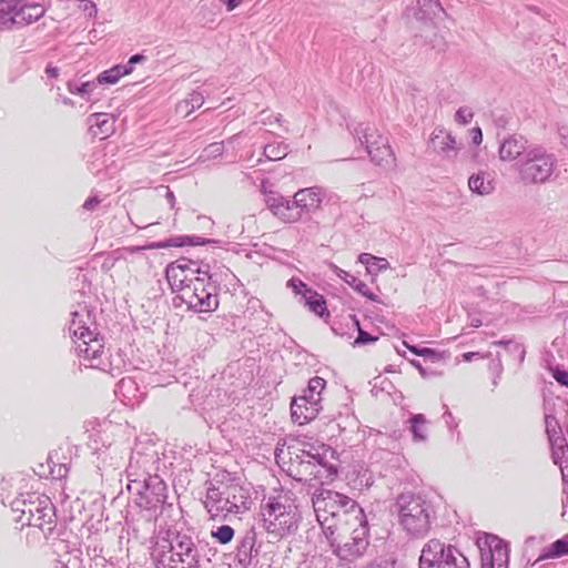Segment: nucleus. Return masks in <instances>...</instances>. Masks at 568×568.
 <instances>
[{"instance_id": "obj_1", "label": "nucleus", "mask_w": 568, "mask_h": 568, "mask_svg": "<svg viewBox=\"0 0 568 568\" xmlns=\"http://www.w3.org/2000/svg\"><path fill=\"white\" fill-rule=\"evenodd\" d=\"M262 526L275 539L293 535L301 515L293 491L281 489L264 497L261 504Z\"/></svg>"}, {"instance_id": "obj_2", "label": "nucleus", "mask_w": 568, "mask_h": 568, "mask_svg": "<svg viewBox=\"0 0 568 568\" xmlns=\"http://www.w3.org/2000/svg\"><path fill=\"white\" fill-rule=\"evenodd\" d=\"M314 511L325 536H332L341 524L362 518L364 510L352 498L331 489H321L312 497Z\"/></svg>"}, {"instance_id": "obj_3", "label": "nucleus", "mask_w": 568, "mask_h": 568, "mask_svg": "<svg viewBox=\"0 0 568 568\" xmlns=\"http://www.w3.org/2000/svg\"><path fill=\"white\" fill-rule=\"evenodd\" d=\"M156 568H200V554L195 538L187 532H172L158 542L153 550Z\"/></svg>"}, {"instance_id": "obj_4", "label": "nucleus", "mask_w": 568, "mask_h": 568, "mask_svg": "<svg viewBox=\"0 0 568 568\" xmlns=\"http://www.w3.org/2000/svg\"><path fill=\"white\" fill-rule=\"evenodd\" d=\"M394 508L407 535L423 538L428 534L435 510L424 496L412 491L402 493L396 497Z\"/></svg>"}, {"instance_id": "obj_5", "label": "nucleus", "mask_w": 568, "mask_h": 568, "mask_svg": "<svg viewBox=\"0 0 568 568\" xmlns=\"http://www.w3.org/2000/svg\"><path fill=\"white\" fill-rule=\"evenodd\" d=\"M87 320H90V312L87 307L71 313L69 331L73 336L75 352L79 357L88 362V366L105 371L103 362L104 345L99 333L91 331L87 326Z\"/></svg>"}, {"instance_id": "obj_6", "label": "nucleus", "mask_w": 568, "mask_h": 568, "mask_svg": "<svg viewBox=\"0 0 568 568\" xmlns=\"http://www.w3.org/2000/svg\"><path fill=\"white\" fill-rule=\"evenodd\" d=\"M11 507L14 513H20L16 520L22 526L39 528L45 538L52 535L55 528V509L48 496L28 494L26 498L12 501Z\"/></svg>"}, {"instance_id": "obj_7", "label": "nucleus", "mask_w": 568, "mask_h": 568, "mask_svg": "<svg viewBox=\"0 0 568 568\" xmlns=\"http://www.w3.org/2000/svg\"><path fill=\"white\" fill-rule=\"evenodd\" d=\"M332 536H326L334 554L342 560L352 561L361 557L368 547V527L365 515L341 524Z\"/></svg>"}, {"instance_id": "obj_8", "label": "nucleus", "mask_w": 568, "mask_h": 568, "mask_svg": "<svg viewBox=\"0 0 568 568\" xmlns=\"http://www.w3.org/2000/svg\"><path fill=\"white\" fill-rule=\"evenodd\" d=\"M556 168V155L539 144H531L525 156L516 163L518 181L524 185H540L550 182Z\"/></svg>"}, {"instance_id": "obj_9", "label": "nucleus", "mask_w": 568, "mask_h": 568, "mask_svg": "<svg viewBox=\"0 0 568 568\" xmlns=\"http://www.w3.org/2000/svg\"><path fill=\"white\" fill-rule=\"evenodd\" d=\"M178 297L190 310L197 313L213 312L219 306L216 286L211 282L210 271L204 277H194Z\"/></svg>"}, {"instance_id": "obj_10", "label": "nucleus", "mask_w": 568, "mask_h": 568, "mask_svg": "<svg viewBox=\"0 0 568 568\" xmlns=\"http://www.w3.org/2000/svg\"><path fill=\"white\" fill-rule=\"evenodd\" d=\"M353 134L362 145H365L366 152L376 165L390 168L395 164V156L388 144V139L373 125L359 123L353 129Z\"/></svg>"}, {"instance_id": "obj_11", "label": "nucleus", "mask_w": 568, "mask_h": 568, "mask_svg": "<svg viewBox=\"0 0 568 568\" xmlns=\"http://www.w3.org/2000/svg\"><path fill=\"white\" fill-rule=\"evenodd\" d=\"M128 489L136 494L140 508L156 514L166 501V485L158 475H149L143 481L132 480Z\"/></svg>"}, {"instance_id": "obj_12", "label": "nucleus", "mask_w": 568, "mask_h": 568, "mask_svg": "<svg viewBox=\"0 0 568 568\" xmlns=\"http://www.w3.org/2000/svg\"><path fill=\"white\" fill-rule=\"evenodd\" d=\"M429 148L446 159H454L460 150L462 143L457 142L450 132L443 128H436L430 135Z\"/></svg>"}, {"instance_id": "obj_13", "label": "nucleus", "mask_w": 568, "mask_h": 568, "mask_svg": "<svg viewBox=\"0 0 568 568\" xmlns=\"http://www.w3.org/2000/svg\"><path fill=\"white\" fill-rule=\"evenodd\" d=\"M325 196L326 191L321 186L301 189L293 196L294 205L301 211L302 216L303 213H313L317 211Z\"/></svg>"}, {"instance_id": "obj_14", "label": "nucleus", "mask_w": 568, "mask_h": 568, "mask_svg": "<svg viewBox=\"0 0 568 568\" xmlns=\"http://www.w3.org/2000/svg\"><path fill=\"white\" fill-rule=\"evenodd\" d=\"M225 486L224 484L216 486L210 483L206 488L204 507L212 517L229 514V499L225 496Z\"/></svg>"}, {"instance_id": "obj_15", "label": "nucleus", "mask_w": 568, "mask_h": 568, "mask_svg": "<svg viewBox=\"0 0 568 568\" xmlns=\"http://www.w3.org/2000/svg\"><path fill=\"white\" fill-rule=\"evenodd\" d=\"M448 549H456L455 546L445 545L438 539L429 540L422 550L419 558V568H436V566L443 562L446 558Z\"/></svg>"}, {"instance_id": "obj_16", "label": "nucleus", "mask_w": 568, "mask_h": 568, "mask_svg": "<svg viewBox=\"0 0 568 568\" xmlns=\"http://www.w3.org/2000/svg\"><path fill=\"white\" fill-rule=\"evenodd\" d=\"M530 146L524 135L509 134L500 142L499 159L501 161H515L520 155L521 158L525 156Z\"/></svg>"}, {"instance_id": "obj_17", "label": "nucleus", "mask_w": 568, "mask_h": 568, "mask_svg": "<svg viewBox=\"0 0 568 568\" xmlns=\"http://www.w3.org/2000/svg\"><path fill=\"white\" fill-rule=\"evenodd\" d=\"M266 204L272 213L285 223H295L302 219L294 200L290 201L282 195L268 196Z\"/></svg>"}, {"instance_id": "obj_18", "label": "nucleus", "mask_w": 568, "mask_h": 568, "mask_svg": "<svg viewBox=\"0 0 568 568\" xmlns=\"http://www.w3.org/2000/svg\"><path fill=\"white\" fill-rule=\"evenodd\" d=\"M300 459L296 464V479L300 481L311 483L314 480L316 466L318 465L322 454L318 452L312 453L311 450H302L301 455H297Z\"/></svg>"}, {"instance_id": "obj_19", "label": "nucleus", "mask_w": 568, "mask_h": 568, "mask_svg": "<svg viewBox=\"0 0 568 568\" xmlns=\"http://www.w3.org/2000/svg\"><path fill=\"white\" fill-rule=\"evenodd\" d=\"M225 496L229 499V514H241L251 506L248 491L237 484L225 486Z\"/></svg>"}, {"instance_id": "obj_20", "label": "nucleus", "mask_w": 568, "mask_h": 568, "mask_svg": "<svg viewBox=\"0 0 568 568\" xmlns=\"http://www.w3.org/2000/svg\"><path fill=\"white\" fill-rule=\"evenodd\" d=\"M258 549L256 548V532L251 528L244 532L236 546L235 557L239 564L247 566L256 557Z\"/></svg>"}, {"instance_id": "obj_21", "label": "nucleus", "mask_w": 568, "mask_h": 568, "mask_svg": "<svg viewBox=\"0 0 568 568\" xmlns=\"http://www.w3.org/2000/svg\"><path fill=\"white\" fill-rule=\"evenodd\" d=\"M320 409V405H312L305 396L294 397L291 405L292 418L300 425L314 419Z\"/></svg>"}, {"instance_id": "obj_22", "label": "nucleus", "mask_w": 568, "mask_h": 568, "mask_svg": "<svg viewBox=\"0 0 568 568\" xmlns=\"http://www.w3.org/2000/svg\"><path fill=\"white\" fill-rule=\"evenodd\" d=\"M115 118L109 113H93L88 118L89 130L93 136L105 139L114 132Z\"/></svg>"}, {"instance_id": "obj_23", "label": "nucleus", "mask_w": 568, "mask_h": 568, "mask_svg": "<svg viewBox=\"0 0 568 568\" xmlns=\"http://www.w3.org/2000/svg\"><path fill=\"white\" fill-rule=\"evenodd\" d=\"M551 446V458L554 464L560 468L564 481L568 480V445L566 438H557L549 442Z\"/></svg>"}, {"instance_id": "obj_24", "label": "nucleus", "mask_w": 568, "mask_h": 568, "mask_svg": "<svg viewBox=\"0 0 568 568\" xmlns=\"http://www.w3.org/2000/svg\"><path fill=\"white\" fill-rule=\"evenodd\" d=\"M45 13L43 4L38 2L22 3L20 1L18 13H16V26H26L39 20Z\"/></svg>"}, {"instance_id": "obj_25", "label": "nucleus", "mask_w": 568, "mask_h": 568, "mask_svg": "<svg viewBox=\"0 0 568 568\" xmlns=\"http://www.w3.org/2000/svg\"><path fill=\"white\" fill-rule=\"evenodd\" d=\"M468 186L471 192L478 195H488L495 190L494 178L490 173L480 171L473 174L468 180Z\"/></svg>"}, {"instance_id": "obj_26", "label": "nucleus", "mask_w": 568, "mask_h": 568, "mask_svg": "<svg viewBox=\"0 0 568 568\" xmlns=\"http://www.w3.org/2000/svg\"><path fill=\"white\" fill-rule=\"evenodd\" d=\"M331 267H332L333 272L341 280L346 282L356 292H358L359 294H362L363 296L367 297L371 301H376L377 300V296L369 291L368 286L364 282H362L361 280H358L354 275L349 274L348 272L342 270L341 267H338V266H336L334 264H332Z\"/></svg>"}, {"instance_id": "obj_27", "label": "nucleus", "mask_w": 568, "mask_h": 568, "mask_svg": "<svg viewBox=\"0 0 568 568\" xmlns=\"http://www.w3.org/2000/svg\"><path fill=\"white\" fill-rule=\"evenodd\" d=\"M165 274L172 291L178 292L179 294H182V290L191 283V280H194V277H191L189 273L182 271L180 266L168 265Z\"/></svg>"}, {"instance_id": "obj_28", "label": "nucleus", "mask_w": 568, "mask_h": 568, "mask_svg": "<svg viewBox=\"0 0 568 568\" xmlns=\"http://www.w3.org/2000/svg\"><path fill=\"white\" fill-rule=\"evenodd\" d=\"M20 0H0V30L16 26Z\"/></svg>"}, {"instance_id": "obj_29", "label": "nucleus", "mask_w": 568, "mask_h": 568, "mask_svg": "<svg viewBox=\"0 0 568 568\" xmlns=\"http://www.w3.org/2000/svg\"><path fill=\"white\" fill-rule=\"evenodd\" d=\"M204 103V95L199 91H193L186 99L179 102L176 105V113L187 116L194 110L201 108Z\"/></svg>"}, {"instance_id": "obj_30", "label": "nucleus", "mask_w": 568, "mask_h": 568, "mask_svg": "<svg viewBox=\"0 0 568 568\" xmlns=\"http://www.w3.org/2000/svg\"><path fill=\"white\" fill-rule=\"evenodd\" d=\"M303 298L305 305L316 315L321 317H323L325 314L328 315L326 310V302L324 297L317 292L313 290L306 291V293H303Z\"/></svg>"}, {"instance_id": "obj_31", "label": "nucleus", "mask_w": 568, "mask_h": 568, "mask_svg": "<svg viewBox=\"0 0 568 568\" xmlns=\"http://www.w3.org/2000/svg\"><path fill=\"white\" fill-rule=\"evenodd\" d=\"M414 442H426L428 437L427 419L423 414H414L409 418Z\"/></svg>"}, {"instance_id": "obj_32", "label": "nucleus", "mask_w": 568, "mask_h": 568, "mask_svg": "<svg viewBox=\"0 0 568 568\" xmlns=\"http://www.w3.org/2000/svg\"><path fill=\"white\" fill-rule=\"evenodd\" d=\"M446 559L436 566V568H470L468 559L459 549H448Z\"/></svg>"}, {"instance_id": "obj_33", "label": "nucleus", "mask_w": 568, "mask_h": 568, "mask_svg": "<svg viewBox=\"0 0 568 568\" xmlns=\"http://www.w3.org/2000/svg\"><path fill=\"white\" fill-rule=\"evenodd\" d=\"M336 475L337 468L334 465L328 464L325 459V455H322V458L316 466L314 481L323 485L325 483L332 481Z\"/></svg>"}, {"instance_id": "obj_34", "label": "nucleus", "mask_w": 568, "mask_h": 568, "mask_svg": "<svg viewBox=\"0 0 568 568\" xmlns=\"http://www.w3.org/2000/svg\"><path fill=\"white\" fill-rule=\"evenodd\" d=\"M565 555H568V535L564 536L560 539H557L550 546L546 547L542 550L539 560L548 558H559Z\"/></svg>"}, {"instance_id": "obj_35", "label": "nucleus", "mask_w": 568, "mask_h": 568, "mask_svg": "<svg viewBox=\"0 0 568 568\" xmlns=\"http://www.w3.org/2000/svg\"><path fill=\"white\" fill-rule=\"evenodd\" d=\"M325 379L322 377H313L308 382L307 388L304 390L302 396H305L306 399L311 402L312 405H320L321 403V393L325 388Z\"/></svg>"}, {"instance_id": "obj_36", "label": "nucleus", "mask_w": 568, "mask_h": 568, "mask_svg": "<svg viewBox=\"0 0 568 568\" xmlns=\"http://www.w3.org/2000/svg\"><path fill=\"white\" fill-rule=\"evenodd\" d=\"M209 241L200 236H175L158 244V247H181L184 245H203Z\"/></svg>"}, {"instance_id": "obj_37", "label": "nucleus", "mask_w": 568, "mask_h": 568, "mask_svg": "<svg viewBox=\"0 0 568 568\" xmlns=\"http://www.w3.org/2000/svg\"><path fill=\"white\" fill-rule=\"evenodd\" d=\"M418 12L417 18L420 20L432 19L439 10H442L438 0H417Z\"/></svg>"}, {"instance_id": "obj_38", "label": "nucleus", "mask_w": 568, "mask_h": 568, "mask_svg": "<svg viewBox=\"0 0 568 568\" xmlns=\"http://www.w3.org/2000/svg\"><path fill=\"white\" fill-rule=\"evenodd\" d=\"M170 266H180L182 271L189 273L191 275H195V273H203L206 275V272L210 271V266L207 264H200L199 262L181 258L174 263H171Z\"/></svg>"}, {"instance_id": "obj_39", "label": "nucleus", "mask_w": 568, "mask_h": 568, "mask_svg": "<svg viewBox=\"0 0 568 568\" xmlns=\"http://www.w3.org/2000/svg\"><path fill=\"white\" fill-rule=\"evenodd\" d=\"M287 154V145L283 143H272L264 146V155L270 161H277Z\"/></svg>"}, {"instance_id": "obj_40", "label": "nucleus", "mask_w": 568, "mask_h": 568, "mask_svg": "<svg viewBox=\"0 0 568 568\" xmlns=\"http://www.w3.org/2000/svg\"><path fill=\"white\" fill-rule=\"evenodd\" d=\"M545 427L549 442L562 437L559 423L555 416L545 414Z\"/></svg>"}, {"instance_id": "obj_41", "label": "nucleus", "mask_w": 568, "mask_h": 568, "mask_svg": "<svg viewBox=\"0 0 568 568\" xmlns=\"http://www.w3.org/2000/svg\"><path fill=\"white\" fill-rule=\"evenodd\" d=\"M121 69L119 64L112 67L109 70L103 71L98 77V83L114 84L122 78Z\"/></svg>"}, {"instance_id": "obj_42", "label": "nucleus", "mask_w": 568, "mask_h": 568, "mask_svg": "<svg viewBox=\"0 0 568 568\" xmlns=\"http://www.w3.org/2000/svg\"><path fill=\"white\" fill-rule=\"evenodd\" d=\"M212 537L222 545L229 544L234 537V529L229 525L220 526L212 531Z\"/></svg>"}, {"instance_id": "obj_43", "label": "nucleus", "mask_w": 568, "mask_h": 568, "mask_svg": "<svg viewBox=\"0 0 568 568\" xmlns=\"http://www.w3.org/2000/svg\"><path fill=\"white\" fill-rule=\"evenodd\" d=\"M223 142H213L203 150L201 158L204 160L216 159L223 154Z\"/></svg>"}, {"instance_id": "obj_44", "label": "nucleus", "mask_w": 568, "mask_h": 568, "mask_svg": "<svg viewBox=\"0 0 568 568\" xmlns=\"http://www.w3.org/2000/svg\"><path fill=\"white\" fill-rule=\"evenodd\" d=\"M97 88V83L93 81H87L81 85H78L73 82L68 83V90L72 94H89Z\"/></svg>"}, {"instance_id": "obj_45", "label": "nucleus", "mask_w": 568, "mask_h": 568, "mask_svg": "<svg viewBox=\"0 0 568 568\" xmlns=\"http://www.w3.org/2000/svg\"><path fill=\"white\" fill-rule=\"evenodd\" d=\"M353 320H354V324L356 325V327L358 329V335H357L356 339L354 341L355 346H362V345L371 344V343H374L377 341L376 336H372L371 334H368L367 332H365L364 329L361 328L359 322L355 316L353 317Z\"/></svg>"}, {"instance_id": "obj_46", "label": "nucleus", "mask_w": 568, "mask_h": 568, "mask_svg": "<svg viewBox=\"0 0 568 568\" xmlns=\"http://www.w3.org/2000/svg\"><path fill=\"white\" fill-rule=\"evenodd\" d=\"M473 118L474 113L468 106H460L455 113V120L459 124H468Z\"/></svg>"}, {"instance_id": "obj_47", "label": "nucleus", "mask_w": 568, "mask_h": 568, "mask_svg": "<svg viewBox=\"0 0 568 568\" xmlns=\"http://www.w3.org/2000/svg\"><path fill=\"white\" fill-rule=\"evenodd\" d=\"M356 481L361 489L369 488L374 484L373 473L368 469H363L358 473Z\"/></svg>"}, {"instance_id": "obj_48", "label": "nucleus", "mask_w": 568, "mask_h": 568, "mask_svg": "<svg viewBox=\"0 0 568 568\" xmlns=\"http://www.w3.org/2000/svg\"><path fill=\"white\" fill-rule=\"evenodd\" d=\"M287 286L293 290L295 294H300L303 296V293H306V291H311L312 288H308L305 283H303L298 278H292L287 282Z\"/></svg>"}, {"instance_id": "obj_49", "label": "nucleus", "mask_w": 568, "mask_h": 568, "mask_svg": "<svg viewBox=\"0 0 568 568\" xmlns=\"http://www.w3.org/2000/svg\"><path fill=\"white\" fill-rule=\"evenodd\" d=\"M552 377L560 385L568 387V371L556 368L552 371Z\"/></svg>"}, {"instance_id": "obj_50", "label": "nucleus", "mask_w": 568, "mask_h": 568, "mask_svg": "<svg viewBox=\"0 0 568 568\" xmlns=\"http://www.w3.org/2000/svg\"><path fill=\"white\" fill-rule=\"evenodd\" d=\"M83 4H80L82 11L88 13L89 17H95L98 13L97 4L89 0H80Z\"/></svg>"}, {"instance_id": "obj_51", "label": "nucleus", "mask_w": 568, "mask_h": 568, "mask_svg": "<svg viewBox=\"0 0 568 568\" xmlns=\"http://www.w3.org/2000/svg\"><path fill=\"white\" fill-rule=\"evenodd\" d=\"M373 260H376V256H374V255H372L369 253H362L358 256V261L362 264H365L367 266V271L368 272H372V262H373Z\"/></svg>"}, {"instance_id": "obj_52", "label": "nucleus", "mask_w": 568, "mask_h": 568, "mask_svg": "<svg viewBox=\"0 0 568 568\" xmlns=\"http://www.w3.org/2000/svg\"><path fill=\"white\" fill-rule=\"evenodd\" d=\"M496 344L499 345V346H505V347L513 346L515 349L519 351V353H520V361L524 359L525 351L521 348V346L519 344L513 343L511 341H499V342H496Z\"/></svg>"}, {"instance_id": "obj_53", "label": "nucleus", "mask_w": 568, "mask_h": 568, "mask_svg": "<svg viewBox=\"0 0 568 568\" xmlns=\"http://www.w3.org/2000/svg\"><path fill=\"white\" fill-rule=\"evenodd\" d=\"M388 265L389 264H388L387 260L383 258V257L376 256V260H373V262H372V267L376 266L377 271L386 270L388 267Z\"/></svg>"}, {"instance_id": "obj_54", "label": "nucleus", "mask_w": 568, "mask_h": 568, "mask_svg": "<svg viewBox=\"0 0 568 568\" xmlns=\"http://www.w3.org/2000/svg\"><path fill=\"white\" fill-rule=\"evenodd\" d=\"M471 139H473L474 144H476V145L481 143L483 132H481L480 128H474L471 130Z\"/></svg>"}, {"instance_id": "obj_55", "label": "nucleus", "mask_w": 568, "mask_h": 568, "mask_svg": "<svg viewBox=\"0 0 568 568\" xmlns=\"http://www.w3.org/2000/svg\"><path fill=\"white\" fill-rule=\"evenodd\" d=\"M100 203V200L98 197H90L88 199L84 204L83 209L91 211L94 210V207Z\"/></svg>"}, {"instance_id": "obj_56", "label": "nucleus", "mask_w": 568, "mask_h": 568, "mask_svg": "<svg viewBox=\"0 0 568 568\" xmlns=\"http://www.w3.org/2000/svg\"><path fill=\"white\" fill-rule=\"evenodd\" d=\"M559 136L561 139V143L565 146H568V128L567 126H560L558 129Z\"/></svg>"}, {"instance_id": "obj_57", "label": "nucleus", "mask_w": 568, "mask_h": 568, "mask_svg": "<svg viewBox=\"0 0 568 568\" xmlns=\"http://www.w3.org/2000/svg\"><path fill=\"white\" fill-rule=\"evenodd\" d=\"M227 11H233L236 7H239L243 0H223Z\"/></svg>"}, {"instance_id": "obj_58", "label": "nucleus", "mask_w": 568, "mask_h": 568, "mask_svg": "<svg viewBox=\"0 0 568 568\" xmlns=\"http://www.w3.org/2000/svg\"><path fill=\"white\" fill-rule=\"evenodd\" d=\"M119 67L123 77L130 74L134 69V65L131 64L130 61H128L126 64H119Z\"/></svg>"}, {"instance_id": "obj_59", "label": "nucleus", "mask_w": 568, "mask_h": 568, "mask_svg": "<svg viewBox=\"0 0 568 568\" xmlns=\"http://www.w3.org/2000/svg\"><path fill=\"white\" fill-rule=\"evenodd\" d=\"M119 67L123 77L130 74L134 69V65L131 64L130 61H128L126 64H119Z\"/></svg>"}, {"instance_id": "obj_60", "label": "nucleus", "mask_w": 568, "mask_h": 568, "mask_svg": "<svg viewBox=\"0 0 568 568\" xmlns=\"http://www.w3.org/2000/svg\"><path fill=\"white\" fill-rule=\"evenodd\" d=\"M146 60V57L144 54H141V53H138V54H134L132 55L129 61L131 62V64L135 65L138 63H142Z\"/></svg>"}, {"instance_id": "obj_61", "label": "nucleus", "mask_w": 568, "mask_h": 568, "mask_svg": "<svg viewBox=\"0 0 568 568\" xmlns=\"http://www.w3.org/2000/svg\"><path fill=\"white\" fill-rule=\"evenodd\" d=\"M165 199L168 200L170 206L174 207L175 196H174V193L169 187H166V190H165Z\"/></svg>"}, {"instance_id": "obj_62", "label": "nucleus", "mask_w": 568, "mask_h": 568, "mask_svg": "<svg viewBox=\"0 0 568 568\" xmlns=\"http://www.w3.org/2000/svg\"><path fill=\"white\" fill-rule=\"evenodd\" d=\"M436 354V352L432 348H422L420 352H418V356H423V357H432Z\"/></svg>"}, {"instance_id": "obj_63", "label": "nucleus", "mask_w": 568, "mask_h": 568, "mask_svg": "<svg viewBox=\"0 0 568 568\" xmlns=\"http://www.w3.org/2000/svg\"><path fill=\"white\" fill-rule=\"evenodd\" d=\"M45 72L49 77L57 78L59 75V69L55 67H47Z\"/></svg>"}, {"instance_id": "obj_64", "label": "nucleus", "mask_w": 568, "mask_h": 568, "mask_svg": "<svg viewBox=\"0 0 568 568\" xmlns=\"http://www.w3.org/2000/svg\"><path fill=\"white\" fill-rule=\"evenodd\" d=\"M405 345L407 346V348H408L412 353H414V354H416V355H418V352H420V349H422V348H418L417 346H409V345H407L406 343H405Z\"/></svg>"}]
</instances>
